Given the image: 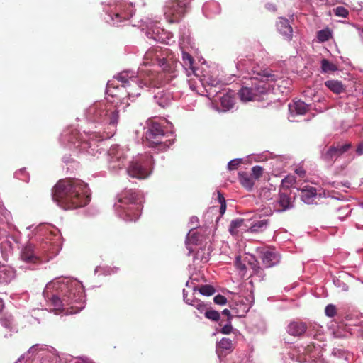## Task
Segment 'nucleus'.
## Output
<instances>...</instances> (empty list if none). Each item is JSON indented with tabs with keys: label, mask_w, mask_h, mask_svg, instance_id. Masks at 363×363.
Instances as JSON below:
<instances>
[{
	"label": "nucleus",
	"mask_w": 363,
	"mask_h": 363,
	"mask_svg": "<svg viewBox=\"0 0 363 363\" xmlns=\"http://www.w3.org/2000/svg\"><path fill=\"white\" fill-rule=\"evenodd\" d=\"M325 313L327 316L333 318L337 313L336 307L333 304H329L325 307Z\"/></svg>",
	"instance_id": "39"
},
{
	"label": "nucleus",
	"mask_w": 363,
	"mask_h": 363,
	"mask_svg": "<svg viewBox=\"0 0 363 363\" xmlns=\"http://www.w3.org/2000/svg\"><path fill=\"white\" fill-rule=\"evenodd\" d=\"M317 196V191L315 187L313 186H305L301 189V200L307 203H312Z\"/></svg>",
	"instance_id": "17"
},
{
	"label": "nucleus",
	"mask_w": 363,
	"mask_h": 363,
	"mask_svg": "<svg viewBox=\"0 0 363 363\" xmlns=\"http://www.w3.org/2000/svg\"><path fill=\"white\" fill-rule=\"evenodd\" d=\"M43 296L56 311L75 314L84 307L83 291L78 283L69 280H56L47 284Z\"/></svg>",
	"instance_id": "1"
},
{
	"label": "nucleus",
	"mask_w": 363,
	"mask_h": 363,
	"mask_svg": "<svg viewBox=\"0 0 363 363\" xmlns=\"http://www.w3.org/2000/svg\"><path fill=\"white\" fill-rule=\"evenodd\" d=\"M130 94H131L130 91H128V96H130Z\"/></svg>",
	"instance_id": "53"
},
{
	"label": "nucleus",
	"mask_w": 363,
	"mask_h": 363,
	"mask_svg": "<svg viewBox=\"0 0 363 363\" xmlns=\"http://www.w3.org/2000/svg\"><path fill=\"white\" fill-rule=\"evenodd\" d=\"M0 324L6 328H11L12 319L11 317H2L0 318Z\"/></svg>",
	"instance_id": "41"
},
{
	"label": "nucleus",
	"mask_w": 363,
	"mask_h": 363,
	"mask_svg": "<svg viewBox=\"0 0 363 363\" xmlns=\"http://www.w3.org/2000/svg\"><path fill=\"white\" fill-rule=\"evenodd\" d=\"M151 164L152 157L134 160L128 168V174L133 178L145 179L150 174Z\"/></svg>",
	"instance_id": "10"
},
{
	"label": "nucleus",
	"mask_w": 363,
	"mask_h": 363,
	"mask_svg": "<svg viewBox=\"0 0 363 363\" xmlns=\"http://www.w3.org/2000/svg\"><path fill=\"white\" fill-rule=\"evenodd\" d=\"M259 259L262 260L264 267H271L279 262V256L273 250L266 247H258L251 255V269L253 273L262 277L263 271L259 266Z\"/></svg>",
	"instance_id": "6"
},
{
	"label": "nucleus",
	"mask_w": 363,
	"mask_h": 363,
	"mask_svg": "<svg viewBox=\"0 0 363 363\" xmlns=\"http://www.w3.org/2000/svg\"><path fill=\"white\" fill-rule=\"evenodd\" d=\"M291 194V193L289 190L279 191L275 206V207H277V211L278 212H284L294 207V199H292Z\"/></svg>",
	"instance_id": "12"
},
{
	"label": "nucleus",
	"mask_w": 363,
	"mask_h": 363,
	"mask_svg": "<svg viewBox=\"0 0 363 363\" xmlns=\"http://www.w3.org/2000/svg\"><path fill=\"white\" fill-rule=\"evenodd\" d=\"M15 277L14 270L6 265L0 264V282L1 283H9Z\"/></svg>",
	"instance_id": "20"
},
{
	"label": "nucleus",
	"mask_w": 363,
	"mask_h": 363,
	"mask_svg": "<svg viewBox=\"0 0 363 363\" xmlns=\"http://www.w3.org/2000/svg\"><path fill=\"white\" fill-rule=\"evenodd\" d=\"M183 67L187 72V75L190 76L191 74H195L196 68L194 66L195 60L194 57L188 52H182Z\"/></svg>",
	"instance_id": "19"
},
{
	"label": "nucleus",
	"mask_w": 363,
	"mask_h": 363,
	"mask_svg": "<svg viewBox=\"0 0 363 363\" xmlns=\"http://www.w3.org/2000/svg\"><path fill=\"white\" fill-rule=\"evenodd\" d=\"M235 264L241 276L244 277L247 273V267L250 265L248 257L245 254L237 256Z\"/></svg>",
	"instance_id": "18"
},
{
	"label": "nucleus",
	"mask_w": 363,
	"mask_h": 363,
	"mask_svg": "<svg viewBox=\"0 0 363 363\" xmlns=\"http://www.w3.org/2000/svg\"><path fill=\"white\" fill-rule=\"evenodd\" d=\"M218 199L220 204L225 203V199L224 196L219 191L218 192Z\"/></svg>",
	"instance_id": "46"
},
{
	"label": "nucleus",
	"mask_w": 363,
	"mask_h": 363,
	"mask_svg": "<svg viewBox=\"0 0 363 363\" xmlns=\"http://www.w3.org/2000/svg\"><path fill=\"white\" fill-rule=\"evenodd\" d=\"M116 79L120 82L123 87H130L138 83V79L134 76L133 72L124 71L119 73Z\"/></svg>",
	"instance_id": "14"
},
{
	"label": "nucleus",
	"mask_w": 363,
	"mask_h": 363,
	"mask_svg": "<svg viewBox=\"0 0 363 363\" xmlns=\"http://www.w3.org/2000/svg\"><path fill=\"white\" fill-rule=\"evenodd\" d=\"M276 79L277 76L269 71L257 72L253 70L251 72V101L264 100L269 89L268 82H274Z\"/></svg>",
	"instance_id": "5"
},
{
	"label": "nucleus",
	"mask_w": 363,
	"mask_h": 363,
	"mask_svg": "<svg viewBox=\"0 0 363 363\" xmlns=\"http://www.w3.org/2000/svg\"><path fill=\"white\" fill-rule=\"evenodd\" d=\"M138 194L134 189H125L118 196V202L128 205L135 204L133 206L124 208V213L127 220H136L140 216V206L135 204Z\"/></svg>",
	"instance_id": "8"
},
{
	"label": "nucleus",
	"mask_w": 363,
	"mask_h": 363,
	"mask_svg": "<svg viewBox=\"0 0 363 363\" xmlns=\"http://www.w3.org/2000/svg\"><path fill=\"white\" fill-rule=\"evenodd\" d=\"M233 350L232 340L228 338H223L217 345L216 352L219 357L225 356Z\"/></svg>",
	"instance_id": "16"
},
{
	"label": "nucleus",
	"mask_w": 363,
	"mask_h": 363,
	"mask_svg": "<svg viewBox=\"0 0 363 363\" xmlns=\"http://www.w3.org/2000/svg\"><path fill=\"white\" fill-rule=\"evenodd\" d=\"M222 313H223V315H224L227 317H230V312L228 309L223 310Z\"/></svg>",
	"instance_id": "50"
},
{
	"label": "nucleus",
	"mask_w": 363,
	"mask_h": 363,
	"mask_svg": "<svg viewBox=\"0 0 363 363\" xmlns=\"http://www.w3.org/2000/svg\"><path fill=\"white\" fill-rule=\"evenodd\" d=\"M242 162V159H234L228 162V167L229 170H235L237 169L239 165Z\"/></svg>",
	"instance_id": "40"
},
{
	"label": "nucleus",
	"mask_w": 363,
	"mask_h": 363,
	"mask_svg": "<svg viewBox=\"0 0 363 363\" xmlns=\"http://www.w3.org/2000/svg\"><path fill=\"white\" fill-rule=\"evenodd\" d=\"M86 116L90 121L113 128V129L111 132L113 135L119 120V111L111 103L99 101L94 104L87 109Z\"/></svg>",
	"instance_id": "4"
},
{
	"label": "nucleus",
	"mask_w": 363,
	"mask_h": 363,
	"mask_svg": "<svg viewBox=\"0 0 363 363\" xmlns=\"http://www.w3.org/2000/svg\"><path fill=\"white\" fill-rule=\"evenodd\" d=\"M111 86H112V84H111L110 82H108V85H107V93H109V92L111 91Z\"/></svg>",
	"instance_id": "51"
},
{
	"label": "nucleus",
	"mask_w": 363,
	"mask_h": 363,
	"mask_svg": "<svg viewBox=\"0 0 363 363\" xmlns=\"http://www.w3.org/2000/svg\"><path fill=\"white\" fill-rule=\"evenodd\" d=\"M186 0H170L164 8L166 19L170 23L179 22L186 11Z\"/></svg>",
	"instance_id": "9"
},
{
	"label": "nucleus",
	"mask_w": 363,
	"mask_h": 363,
	"mask_svg": "<svg viewBox=\"0 0 363 363\" xmlns=\"http://www.w3.org/2000/svg\"><path fill=\"white\" fill-rule=\"evenodd\" d=\"M266 8L270 11H275L277 10L276 6L272 3L267 4Z\"/></svg>",
	"instance_id": "45"
},
{
	"label": "nucleus",
	"mask_w": 363,
	"mask_h": 363,
	"mask_svg": "<svg viewBox=\"0 0 363 363\" xmlns=\"http://www.w3.org/2000/svg\"><path fill=\"white\" fill-rule=\"evenodd\" d=\"M156 103L162 108H165L171 104V95L168 92L160 91L155 95Z\"/></svg>",
	"instance_id": "22"
},
{
	"label": "nucleus",
	"mask_w": 363,
	"mask_h": 363,
	"mask_svg": "<svg viewBox=\"0 0 363 363\" xmlns=\"http://www.w3.org/2000/svg\"><path fill=\"white\" fill-rule=\"evenodd\" d=\"M296 182V179L291 176H287L282 180V186L286 187L289 190V188L291 186Z\"/></svg>",
	"instance_id": "38"
},
{
	"label": "nucleus",
	"mask_w": 363,
	"mask_h": 363,
	"mask_svg": "<svg viewBox=\"0 0 363 363\" xmlns=\"http://www.w3.org/2000/svg\"><path fill=\"white\" fill-rule=\"evenodd\" d=\"M352 147L350 143H336L324 150L322 152L321 158L327 164L332 165L336 160L347 152Z\"/></svg>",
	"instance_id": "11"
},
{
	"label": "nucleus",
	"mask_w": 363,
	"mask_h": 363,
	"mask_svg": "<svg viewBox=\"0 0 363 363\" xmlns=\"http://www.w3.org/2000/svg\"><path fill=\"white\" fill-rule=\"evenodd\" d=\"M362 32H363V28H362Z\"/></svg>",
	"instance_id": "55"
},
{
	"label": "nucleus",
	"mask_w": 363,
	"mask_h": 363,
	"mask_svg": "<svg viewBox=\"0 0 363 363\" xmlns=\"http://www.w3.org/2000/svg\"><path fill=\"white\" fill-rule=\"evenodd\" d=\"M199 292L204 296H209L215 293V289L211 285H202L199 289Z\"/></svg>",
	"instance_id": "33"
},
{
	"label": "nucleus",
	"mask_w": 363,
	"mask_h": 363,
	"mask_svg": "<svg viewBox=\"0 0 363 363\" xmlns=\"http://www.w3.org/2000/svg\"><path fill=\"white\" fill-rule=\"evenodd\" d=\"M21 259L26 263L36 264L40 262V257L35 250V247L29 243L26 245L21 252Z\"/></svg>",
	"instance_id": "13"
},
{
	"label": "nucleus",
	"mask_w": 363,
	"mask_h": 363,
	"mask_svg": "<svg viewBox=\"0 0 363 363\" xmlns=\"http://www.w3.org/2000/svg\"><path fill=\"white\" fill-rule=\"evenodd\" d=\"M238 94L242 101L247 102L250 101V88L242 87L239 91Z\"/></svg>",
	"instance_id": "34"
},
{
	"label": "nucleus",
	"mask_w": 363,
	"mask_h": 363,
	"mask_svg": "<svg viewBox=\"0 0 363 363\" xmlns=\"http://www.w3.org/2000/svg\"><path fill=\"white\" fill-rule=\"evenodd\" d=\"M307 329V325L305 323L293 321L290 323L287 327L288 333L293 336H300L303 335Z\"/></svg>",
	"instance_id": "15"
},
{
	"label": "nucleus",
	"mask_w": 363,
	"mask_h": 363,
	"mask_svg": "<svg viewBox=\"0 0 363 363\" xmlns=\"http://www.w3.org/2000/svg\"><path fill=\"white\" fill-rule=\"evenodd\" d=\"M20 360L18 359L17 362H16L15 363H19Z\"/></svg>",
	"instance_id": "54"
},
{
	"label": "nucleus",
	"mask_w": 363,
	"mask_h": 363,
	"mask_svg": "<svg viewBox=\"0 0 363 363\" xmlns=\"http://www.w3.org/2000/svg\"><path fill=\"white\" fill-rule=\"evenodd\" d=\"M333 12L336 16L343 18H346L349 14L348 11L343 6H337L333 9Z\"/></svg>",
	"instance_id": "37"
},
{
	"label": "nucleus",
	"mask_w": 363,
	"mask_h": 363,
	"mask_svg": "<svg viewBox=\"0 0 363 363\" xmlns=\"http://www.w3.org/2000/svg\"><path fill=\"white\" fill-rule=\"evenodd\" d=\"M226 210V203L220 204V215H223Z\"/></svg>",
	"instance_id": "48"
},
{
	"label": "nucleus",
	"mask_w": 363,
	"mask_h": 363,
	"mask_svg": "<svg viewBox=\"0 0 363 363\" xmlns=\"http://www.w3.org/2000/svg\"><path fill=\"white\" fill-rule=\"evenodd\" d=\"M52 199L59 206L65 209H75L89 202L88 186L77 179H61L52 189Z\"/></svg>",
	"instance_id": "3"
},
{
	"label": "nucleus",
	"mask_w": 363,
	"mask_h": 363,
	"mask_svg": "<svg viewBox=\"0 0 363 363\" xmlns=\"http://www.w3.org/2000/svg\"><path fill=\"white\" fill-rule=\"evenodd\" d=\"M356 152L359 155H361L363 154V143H361L358 145L357 150H356Z\"/></svg>",
	"instance_id": "47"
},
{
	"label": "nucleus",
	"mask_w": 363,
	"mask_h": 363,
	"mask_svg": "<svg viewBox=\"0 0 363 363\" xmlns=\"http://www.w3.org/2000/svg\"><path fill=\"white\" fill-rule=\"evenodd\" d=\"M267 225H268V220L266 219L255 221L251 225V233L263 232L264 230L267 229Z\"/></svg>",
	"instance_id": "25"
},
{
	"label": "nucleus",
	"mask_w": 363,
	"mask_h": 363,
	"mask_svg": "<svg viewBox=\"0 0 363 363\" xmlns=\"http://www.w3.org/2000/svg\"><path fill=\"white\" fill-rule=\"evenodd\" d=\"M154 34H155L154 31L152 32V33H151L150 31H148L147 33V35L148 38H152L155 41H161L162 40L161 38L157 34L155 35Z\"/></svg>",
	"instance_id": "44"
},
{
	"label": "nucleus",
	"mask_w": 363,
	"mask_h": 363,
	"mask_svg": "<svg viewBox=\"0 0 363 363\" xmlns=\"http://www.w3.org/2000/svg\"><path fill=\"white\" fill-rule=\"evenodd\" d=\"M145 64L157 63L162 72L148 71L141 79L146 86L159 87L168 83L177 71V61L174 54L167 48L153 47L144 56Z\"/></svg>",
	"instance_id": "2"
},
{
	"label": "nucleus",
	"mask_w": 363,
	"mask_h": 363,
	"mask_svg": "<svg viewBox=\"0 0 363 363\" xmlns=\"http://www.w3.org/2000/svg\"><path fill=\"white\" fill-rule=\"evenodd\" d=\"M147 130L145 133L144 143L149 147H156L160 151H164L169 145L163 141L164 130L162 125L155 121H147Z\"/></svg>",
	"instance_id": "7"
},
{
	"label": "nucleus",
	"mask_w": 363,
	"mask_h": 363,
	"mask_svg": "<svg viewBox=\"0 0 363 363\" xmlns=\"http://www.w3.org/2000/svg\"><path fill=\"white\" fill-rule=\"evenodd\" d=\"M321 69L322 72L327 73L329 72H335L338 68L336 65L324 58L321 60Z\"/></svg>",
	"instance_id": "26"
},
{
	"label": "nucleus",
	"mask_w": 363,
	"mask_h": 363,
	"mask_svg": "<svg viewBox=\"0 0 363 363\" xmlns=\"http://www.w3.org/2000/svg\"><path fill=\"white\" fill-rule=\"evenodd\" d=\"M264 169L259 166L256 165L251 168V178L258 179H259L264 174Z\"/></svg>",
	"instance_id": "32"
},
{
	"label": "nucleus",
	"mask_w": 363,
	"mask_h": 363,
	"mask_svg": "<svg viewBox=\"0 0 363 363\" xmlns=\"http://www.w3.org/2000/svg\"><path fill=\"white\" fill-rule=\"evenodd\" d=\"M191 306L195 307L200 313H204L207 310V306L199 300H191Z\"/></svg>",
	"instance_id": "35"
},
{
	"label": "nucleus",
	"mask_w": 363,
	"mask_h": 363,
	"mask_svg": "<svg viewBox=\"0 0 363 363\" xmlns=\"http://www.w3.org/2000/svg\"><path fill=\"white\" fill-rule=\"evenodd\" d=\"M232 330V326L230 324H226L223 326L221 333L223 334H230Z\"/></svg>",
	"instance_id": "43"
},
{
	"label": "nucleus",
	"mask_w": 363,
	"mask_h": 363,
	"mask_svg": "<svg viewBox=\"0 0 363 363\" xmlns=\"http://www.w3.org/2000/svg\"><path fill=\"white\" fill-rule=\"evenodd\" d=\"M234 102V98L232 97L229 94H224L220 98V104L222 106L227 110L233 108Z\"/></svg>",
	"instance_id": "27"
},
{
	"label": "nucleus",
	"mask_w": 363,
	"mask_h": 363,
	"mask_svg": "<svg viewBox=\"0 0 363 363\" xmlns=\"http://www.w3.org/2000/svg\"><path fill=\"white\" fill-rule=\"evenodd\" d=\"M214 303L218 305H225L227 303V299L225 296L218 294L213 298Z\"/></svg>",
	"instance_id": "42"
},
{
	"label": "nucleus",
	"mask_w": 363,
	"mask_h": 363,
	"mask_svg": "<svg viewBox=\"0 0 363 363\" xmlns=\"http://www.w3.org/2000/svg\"><path fill=\"white\" fill-rule=\"evenodd\" d=\"M238 175L240 182L242 185L247 189H250V176L248 173L245 172H240Z\"/></svg>",
	"instance_id": "31"
},
{
	"label": "nucleus",
	"mask_w": 363,
	"mask_h": 363,
	"mask_svg": "<svg viewBox=\"0 0 363 363\" xmlns=\"http://www.w3.org/2000/svg\"><path fill=\"white\" fill-rule=\"evenodd\" d=\"M277 26L281 34L285 35L289 40L291 39L293 30L287 20L281 19Z\"/></svg>",
	"instance_id": "24"
},
{
	"label": "nucleus",
	"mask_w": 363,
	"mask_h": 363,
	"mask_svg": "<svg viewBox=\"0 0 363 363\" xmlns=\"http://www.w3.org/2000/svg\"><path fill=\"white\" fill-rule=\"evenodd\" d=\"M185 301H186V303L191 305V301H190L189 298H185Z\"/></svg>",
	"instance_id": "52"
},
{
	"label": "nucleus",
	"mask_w": 363,
	"mask_h": 363,
	"mask_svg": "<svg viewBox=\"0 0 363 363\" xmlns=\"http://www.w3.org/2000/svg\"><path fill=\"white\" fill-rule=\"evenodd\" d=\"M205 316L208 319L217 321L220 318V313L214 310H206V311H205Z\"/></svg>",
	"instance_id": "36"
},
{
	"label": "nucleus",
	"mask_w": 363,
	"mask_h": 363,
	"mask_svg": "<svg viewBox=\"0 0 363 363\" xmlns=\"http://www.w3.org/2000/svg\"><path fill=\"white\" fill-rule=\"evenodd\" d=\"M332 37V33L329 28L319 30L317 33V38L321 43L328 41Z\"/></svg>",
	"instance_id": "28"
},
{
	"label": "nucleus",
	"mask_w": 363,
	"mask_h": 363,
	"mask_svg": "<svg viewBox=\"0 0 363 363\" xmlns=\"http://www.w3.org/2000/svg\"><path fill=\"white\" fill-rule=\"evenodd\" d=\"M296 174H298L301 177H303L306 174V172L302 169H297L296 171Z\"/></svg>",
	"instance_id": "49"
},
{
	"label": "nucleus",
	"mask_w": 363,
	"mask_h": 363,
	"mask_svg": "<svg viewBox=\"0 0 363 363\" xmlns=\"http://www.w3.org/2000/svg\"><path fill=\"white\" fill-rule=\"evenodd\" d=\"M325 86L334 94H340L345 91V88L342 83L338 80H327L325 82Z\"/></svg>",
	"instance_id": "23"
},
{
	"label": "nucleus",
	"mask_w": 363,
	"mask_h": 363,
	"mask_svg": "<svg viewBox=\"0 0 363 363\" xmlns=\"http://www.w3.org/2000/svg\"><path fill=\"white\" fill-rule=\"evenodd\" d=\"M243 221V219L241 218H238L231 221L229 228V232L231 235H235L238 234L237 229L242 225Z\"/></svg>",
	"instance_id": "29"
},
{
	"label": "nucleus",
	"mask_w": 363,
	"mask_h": 363,
	"mask_svg": "<svg viewBox=\"0 0 363 363\" xmlns=\"http://www.w3.org/2000/svg\"><path fill=\"white\" fill-rule=\"evenodd\" d=\"M289 109L292 115H304L308 111V106L303 101H297L289 104Z\"/></svg>",
	"instance_id": "21"
},
{
	"label": "nucleus",
	"mask_w": 363,
	"mask_h": 363,
	"mask_svg": "<svg viewBox=\"0 0 363 363\" xmlns=\"http://www.w3.org/2000/svg\"><path fill=\"white\" fill-rule=\"evenodd\" d=\"M114 15V18L113 16H111V18L114 22V23H120L123 20H127V19H129L130 18V16H132V13H127V12H116L113 13Z\"/></svg>",
	"instance_id": "30"
}]
</instances>
